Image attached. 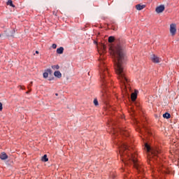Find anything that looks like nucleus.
Here are the masks:
<instances>
[{
	"instance_id": "nucleus-1",
	"label": "nucleus",
	"mask_w": 179,
	"mask_h": 179,
	"mask_svg": "<svg viewBox=\"0 0 179 179\" xmlns=\"http://www.w3.org/2000/svg\"><path fill=\"white\" fill-rule=\"evenodd\" d=\"M109 52L113 59L117 79L121 85L125 86L128 83V78H127V76L125 75V70L124 69L123 65L124 61H125V52L120 45H111L109 48Z\"/></svg>"
},
{
	"instance_id": "nucleus-2",
	"label": "nucleus",
	"mask_w": 179,
	"mask_h": 179,
	"mask_svg": "<svg viewBox=\"0 0 179 179\" xmlns=\"http://www.w3.org/2000/svg\"><path fill=\"white\" fill-rule=\"evenodd\" d=\"M117 146L119 148L120 159L124 166L134 164V167L137 170L138 174H143V166L138 160V154L136 152H132L131 149L124 143H117Z\"/></svg>"
},
{
	"instance_id": "nucleus-3",
	"label": "nucleus",
	"mask_w": 179,
	"mask_h": 179,
	"mask_svg": "<svg viewBox=\"0 0 179 179\" xmlns=\"http://www.w3.org/2000/svg\"><path fill=\"white\" fill-rule=\"evenodd\" d=\"M99 69L101 73V80L102 82V96L103 97H106V94L107 93V91L105 89L110 86V84L108 83V82H107V80H108L109 74L108 70L107 69V66H106L103 60L100 62Z\"/></svg>"
},
{
	"instance_id": "nucleus-4",
	"label": "nucleus",
	"mask_w": 179,
	"mask_h": 179,
	"mask_svg": "<svg viewBox=\"0 0 179 179\" xmlns=\"http://www.w3.org/2000/svg\"><path fill=\"white\" fill-rule=\"evenodd\" d=\"M169 31L171 36H174L177 34V24L176 23H172L170 24Z\"/></svg>"
},
{
	"instance_id": "nucleus-5",
	"label": "nucleus",
	"mask_w": 179,
	"mask_h": 179,
	"mask_svg": "<svg viewBox=\"0 0 179 179\" xmlns=\"http://www.w3.org/2000/svg\"><path fill=\"white\" fill-rule=\"evenodd\" d=\"M151 61L154 64H159V62H160V57H157L156 55H152Z\"/></svg>"
},
{
	"instance_id": "nucleus-6",
	"label": "nucleus",
	"mask_w": 179,
	"mask_h": 179,
	"mask_svg": "<svg viewBox=\"0 0 179 179\" xmlns=\"http://www.w3.org/2000/svg\"><path fill=\"white\" fill-rule=\"evenodd\" d=\"M164 5H160L155 8V11L157 13H162V12H164Z\"/></svg>"
},
{
	"instance_id": "nucleus-7",
	"label": "nucleus",
	"mask_w": 179,
	"mask_h": 179,
	"mask_svg": "<svg viewBox=\"0 0 179 179\" xmlns=\"http://www.w3.org/2000/svg\"><path fill=\"white\" fill-rule=\"evenodd\" d=\"M119 131L121 135H124V136H129V131H128L127 129H120Z\"/></svg>"
},
{
	"instance_id": "nucleus-8",
	"label": "nucleus",
	"mask_w": 179,
	"mask_h": 179,
	"mask_svg": "<svg viewBox=\"0 0 179 179\" xmlns=\"http://www.w3.org/2000/svg\"><path fill=\"white\" fill-rule=\"evenodd\" d=\"M161 153L162 150H160V149L159 148H157L152 152V156H157V157H159V155H160Z\"/></svg>"
},
{
	"instance_id": "nucleus-9",
	"label": "nucleus",
	"mask_w": 179,
	"mask_h": 179,
	"mask_svg": "<svg viewBox=\"0 0 179 179\" xmlns=\"http://www.w3.org/2000/svg\"><path fill=\"white\" fill-rule=\"evenodd\" d=\"M48 73H50V75L52 73V71L50 69H48L47 70H45V72L43 73V78L45 79H47V78H48Z\"/></svg>"
},
{
	"instance_id": "nucleus-10",
	"label": "nucleus",
	"mask_w": 179,
	"mask_h": 179,
	"mask_svg": "<svg viewBox=\"0 0 179 179\" xmlns=\"http://www.w3.org/2000/svg\"><path fill=\"white\" fill-rule=\"evenodd\" d=\"M131 101H135V100L138 99V92L136 91H134V92L131 93Z\"/></svg>"
},
{
	"instance_id": "nucleus-11",
	"label": "nucleus",
	"mask_w": 179,
	"mask_h": 179,
	"mask_svg": "<svg viewBox=\"0 0 179 179\" xmlns=\"http://www.w3.org/2000/svg\"><path fill=\"white\" fill-rule=\"evenodd\" d=\"M8 155H6V152H1V154H0V159H1V160H6V159H8Z\"/></svg>"
},
{
	"instance_id": "nucleus-12",
	"label": "nucleus",
	"mask_w": 179,
	"mask_h": 179,
	"mask_svg": "<svg viewBox=\"0 0 179 179\" xmlns=\"http://www.w3.org/2000/svg\"><path fill=\"white\" fill-rule=\"evenodd\" d=\"M145 8H146V5L145 4H137L136 5V9L137 10H142L143 9H145Z\"/></svg>"
},
{
	"instance_id": "nucleus-13",
	"label": "nucleus",
	"mask_w": 179,
	"mask_h": 179,
	"mask_svg": "<svg viewBox=\"0 0 179 179\" xmlns=\"http://www.w3.org/2000/svg\"><path fill=\"white\" fill-rule=\"evenodd\" d=\"M54 76L56 78H58L59 79H61V78H62V74L61 73V72L59 71H55Z\"/></svg>"
},
{
	"instance_id": "nucleus-14",
	"label": "nucleus",
	"mask_w": 179,
	"mask_h": 179,
	"mask_svg": "<svg viewBox=\"0 0 179 179\" xmlns=\"http://www.w3.org/2000/svg\"><path fill=\"white\" fill-rule=\"evenodd\" d=\"M105 52H106V45H102V52L100 51V48H98V52L100 55H101V54H104Z\"/></svg>"
},
{
	"instance_id": "nucleus-15",
	"label": "nucleus",
	"mask_w": 179,
	"mask_h": 179,
	"mask_svg": "<svg viewBox=\"0 0 179 179\" xmlns=\"http://www.w3.org/2000/svg\"><path fill=\"white\" fill-rule=\"evenodd\" d=\"M57 54H64V48L60 47L57 49Z\"/></svg>"
},
{
	"instance_id": "nucleus-16",
	"label": "nucleus",
	"mask_w": 179,
	"mask_h": 179,
	"mask_svg": "<svg viewBox=\"0 0 179 179\" xmlns=\"http://www.w3.org/2000/svg\"><path fill=\"white\" fill-rule=\"evenodd\" d=\"M41 162H43L44 163H46V162H48V157H47V155H44L41 157Z\"/></svg>"
},
{
	"instance_id": "nucleus-17",
	"label": "nucleus",
	"mask_w": 179,
	"mask_h": 179,
	"mask_svg": "<svg viewBox=\"0 0 179 179\" xmlns=\"http://www.w3.org/2000/svg\"><path fill=\"white\" fill-rule=\"evenodd\" d=\"M115 38L114 36H109L108 43H114Z\"/></svg>"
},
{
	"instance_id": "nucleus-18",
	"label": "nucleus",
	"mask_w": 179,
	"mask_h": 179,
	"mask_svg": "<svg viewBox=\"0 0 179 179\" xmlns=\"http://www.w3.org/2000/svg\"><path fill=\"white\" fill-rule=\"evenodd\" d=\"M164 118H167L169 120V118H170V117H171V115H170V113H166L163 115Z\"/></svg>"
},
{
	"instance_id": "nucleus-19",
	"label": "nucleus",
	"mask_w": 179,
	"mask_h": 179,
	"mask_svg": "<svg viewBox=\"0 0 179 179\" xmlns=\"http://www.w3.org/2000/svg\"><path fill=\"white\" fill-rule=\"evenodd\" d=\"M7 5L12 6V8H15V5H13V2L12 1V0H8L7 2Z\"/></svg>"
},
{
	"instance_id": "nucleus-20",
	"label": "nucleus",
	"mask_w": 179,
	"mask_h": 179,
	"mask_svg": "<svg viewBox=\"0 0 179 179\" xmlns=\"http://www.w3.org/2000/svg\"><path fill=\"white\" fill-rule=\"evenodd\" d=\"M52 69H54V70H55V69H57V70L59 69V65L57 64V65H53V66H52Z\"/></svg>"
},
{
	"instance_id": "nucleus-21",
	"label": "nucleus",
	"mask_w": 179,
	"mask_h": 179,
	"mask_svg": "<svg viewBox=\"0 0 179 179\" xmlns=\"http://www.w3.org/2000/svg\"><path fill=\"white\" fill-rule=\"evenodd\" d=\"M94 106H99V101H97V99H94Z\"/></svg>"
},
{
	"instance_id": "nucleus-22",
	"label": "nucleus",
	"mask_w": 179,
	"mask_h": 179,
	"mask_svg": "<svg viewBox=\"0 0 179 179\" xmlns=\"http://www.w3.org/2000/svg\"><path fill=\"white\" fill-rule=\"evenodd\" d=\"M145 148L147 149L148 152H149V150H150V146H149V145H148V143H145Z\"/></svg>"
},
{
	"instance_id": "nucleus-23",
	"label": "nucleus",
	"mask_w": 179,
	"mask_h": 179,
	"mask_svg": "<svg viewBox=\"0 0 179 179\" xmlns=\"http://www.w3.org/2000/svg\"><path fill=\"white\" fill-rule=\"evenodd\" d=\"M116 176L117 175L114 173H112L110 174V178H115Z\"/></svg>"
},
{
	"instance_id": "nucleus-24",
	"label": "nucleus",
	"mask_w": 179,
	"mask_h": 179,
	"mask_svg": "<svg viewBox=\"0 0 179 179\" xmlns=\"http://www.w3.org/2000/svg\"><path fill=\"white\" fill-rule=\"evenodd\" d=\"M52 48H53V50H55V48H57V44L53 43V44L52 45Z\"/></svg>"
},
{
	"instance_id": "nucleus-25",
	"label": "nucleus",
	"mask_w": 179,
	"mask_h": 179,
	"mask_svg": "<svg viewBox=\"0 0 179 179\" xmlns=\"http://www.w3.org/2000/svg\"><path fill=\"white\" fill-rule=\"evenodd\" d=\"M3 110V106L2 105V103L0 102V111H2Z\"/></svg>"
},
{
	"instance_id": "nucleus-26",
	"label": "nucleus",
	"mask_w": 179,
	"mask_h": 179,
	"mask_svg": "<svg viewBox=\"0 0 179 179\" xmlns=\"http://www.w3.org/2000/svg\"><path fill=\"white\" fill-rule=\"evenodd\" d=\"M32 85H33V81H31V82L30 83L29 85L28 86V89H29V87H30L32 86Z\"/></svg>"
},
{
	"instance_id": "nucleus-27",
	"label": "nucleus",
	"mask_w": 179,
	"mask_h": 179,
	"mask_svg": "<svg viewBox=\"0 0 179 179\" xmlns=\"http://www.w3.org/2000/svg\"><path fill=\"white\" fill-rule=\"evenodd\" d=\"M18 87H19V89L23 90V86H22V85L18 86Z\"/></svg>"
},
{
	"instance_id": "nucleus-28",
	"label": "nucleus",
	"mask_w": 179,
	"mask_h": 179,
	"mask_svg": "<svg viewBox=\"0 0 179 179\" xmlns=\"http://www.w3.org/2000/svg\"><path fill=\"white\" fill-rule=\"evenodd\" d=\"M113 134L115 135V130H113Z\"/></svg>"
},
{
	"instance_id": "nucleus-29",
	"label": "nucleus",
	"mask_w": 179,
	"mask_h": 179,
	"mask_svg": "<svg viewBox=\"0 0 179 179\" xmlns=\"http://www.w3.org/2000/svg\"><path fill=\"white\" fill-rule=\"evenodd\" d=\"M36 54H38V50H36Z\"/></svg>"
},
{
	"instance_id": "nucleus-30",
	"label": "nucleus",
	"mask_w": 179,
	"mask_h": 179,
	"mask_svg": "<svg viewBox=\"0 0 179 179\" xmlns=\"http://www.w3.org/2000/svg\"><path fill=\"white\" fill-rule=\"evenodd\" d=\"M124 179H127V177H124Z\"/></svg>"
},
{
	"instance_id": "nucleus-31",
	"label": "nucleus",
	"mask_w": 179,
	"mask_h": 179,
	"mask_svg": "<svg viewBox=\"0 0 179 179\" xmlns=\"http://www.w3.org/2000/svg\"><path fill=\"white\" fill-rule=\"evenodd\" d=\"M56 96H58V94H56Z\"/></svg>"
},
{
	"instance_id": "nucleus-32",
	"label": "nucleus",
	"mask_w": 179,
	"mask_h": 179,
	"mask_svg": "<svg viewBox=\"0 0 179 179\" xmlns=\"http://www.w3.org/2000/svg\"><path fill=\"white\" fill-rule=\"evenodd\" d=\"M0 38H1V34H0Z\"/></svg>"
}]
</instances>
